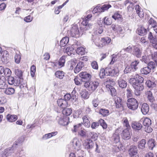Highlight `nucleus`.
Masks as SVG:
<instances>
[{
    "instance_id": "nucleus-51",
    "label": "nucleus",
    "mask_w": 157,
    "mask_h": 157,
    "mask_svg": "<svg viewBox=\"0 0 157 157\" xmlns=\"http://www.w3.org/2000/svg\"><path fill=\"white\" fill-rule=\"evenodd\" d=\"M88 131L86 132L84 130L82 129L78 132V135L82 137H87Z\"/></svg>"
},
{
    "instance_id": "nucleus-1",
    "label": "nucleus",
    "mask_w": 157,
    "mask_h": 157,
    "mask_svg": "<svg viewBox=\"0 0 157 157\" xmlns=\"http://www.w3.org/2000/svg\"><path fill=\"white\" fill-rule=\"evenodd\" d=\"M144 80L143 77L136 75L134 78H131L129 80L130 83L135 89V94L137 96L140 95L141 91L144 89V86L142 84Z\"/></svg>"
},
{
    "instance_id": "nucleus-23",
    "label": "nucleus",
    "mask_w": 157,
    "mask_h": 157,
    "mask_svg": "<svg viewBox=\"0 0 157 157\" xmlns=\"http://www.w3.org/2000/svg\"><path fill=\"white\" fill-rule=\"evenodd\" d=\"M149 107L147 104L144 103L143 104L141 108V111L143 114H147L149 111Z\"/></svg>"
},
{
    "instance_id": "nucleus-55",
    "label": "nucleus",
    "mask_w": 157,
    "mask_h": 157,
    "mask_svg": "<svg viewBox=\"0 0 157 157\" xmlns=\"http://www.w3.org/2000/svg\"><path fill=\"white\" fill-rule=\"evenodd\" d=\"M128 3H130V4L127 7L128 11L130 13L132 12L134 9V7L133 6V4L130 2L129 1H128Z\"/></svg>"
},
{
    "instance_id": "nucleus-4",
    "label": "nucleus",
    "mask_w": 157,
    "mask_h": 157,
    "mask_svg": "<svg viewBox=\"0 0 157 157\" xmlns=\"http://www.w3.org/2000/svg\"><path fill=\"white\" fill-rule=\"evenodd\" d=\"M127 105L128 109L132 110H135L137 109L138 106L137 101L135 98H128L127 100Z\"/></svg>"
},
{
    "instance_id": "nucleus-11",
    "label": "nucleus",
    "mask_w": 157,
    "mask_h": 157,
    "mask_svg": "<svg viewBox=\"0 0 157 157\" xmlns=\"http://www.w3.org/2000/svg\"><path fill=\"white\" fill-rule=\"evenodd\" d=\"M121 127L115 130V133L113 135L112 138L115 143H117L119 142L120 137L119 134L121 133Z\"/></svg>"
},
{
    "instance_id": "nucleus-44",
    "label": "nucleus",
    "mask_w": 157,
    "mask_h": 157,
    "mask_svg": "<svg viewBox=\"0 0 157 157\" xmlns=\"http://www.w3.org/2000/svg\"><path fill=\"white\" fill-rule=\"evenodd\" d=\"M72 112V109L70 108L64 109L62 111V113L63 115L66 116L70 115Z\"/></svg>"
},
{
    "instance_id": "nucleus-38",
    "label": "nucleus",
    "mask_w": 157,
    "mask_h": 157,
    "mask_svg": "<svg viewBox=\"0 0 157 157\" xmlns=\"http://www.w3.org/2000/svg\"><path fill=\"white\" fill-rule=\"evenodd\" d=\"M5 78L2 75L0 77V88L4 89L5 86Z\"/></svg>"
},
{
    "instance_id": "nucleus-12",
    "label": "nucleus",
    "mask_w": 157,
    "mask_h": 157,
    "mask_svg": "<svg viewBox=\"0 0 157 157\" xmlns=\"http://www.w3.org/2000/svg\"><path fill=\"white\" fill-rule=\"evenodd\" d=\"M92 40L95 45L100 48L103 47V45L102 44L101 39H100V38L97 36H93L92 35Z\"/></svg>"
},
{
    "instance_id": "nucleus-53",
    "label": "nucleus",
    "mask_w": 157,
    "mask_h": 157,
    "mask_svg": "<svg viewBox=\"0 0 157 157\" xmlns=\"http://www.w3.org/2000/svg\"><path fill=\"white\" fill-rule=\"evenodd\" d=\"M157 66L155 63L152 61L149 62L147 64V67L150 69L151 71V70H153Z\"/></svg>"
},
{
    "instance_id": "nucleus-54",
    "label": "nucleus",
    "mask_w": 157,
    "mask_h": 157,
    "mask_svg": "<svg viewBox=\"0 0 157 157\" xmlns=\"http://www.w3.org/2000/svg\"><path fill=\"white\" fill-rule=\"evenodd\" d=\"M98 123H99V124H100L104 129H105L107 128V124L102 119H100L98 121Z\"/></svg>"
},
{
    "instance_id": "nucleus-50",
    "label": "nucleus",
    "mask_w": 157,
    "mask_h": 157,
    "mask_svg": "<svg viewBox=\"0 0 157 157\" xmlns=\"http://www.w3.org/2000/svg\"><path fill=\"white\" fill-rule=\"evenodd\" d=\"M65 62V56H63L60 58L58 62L60 66V67H61L64 65Z\"/></svg>"
},
{
    "instance_id": "nucleus-15",
    "label": "nucleus",
    "mask_w": 157,
    "mask_h": 157,
    "mask_svg": "<svg viewBox=\"0 0 157 157\" xmlns=\"http://www.w3.org/2000/svg\"><path fill=\"white\" fill-rule=\"evenodd\" d=\"M83 145L87 150L92 149L94 147V144L92 140L87 139L84 140Z\"/></svg>"
},
{
    "instance_id": "nucleus-19",
    "label": "nucleus",
    "mask_w": 157,
    "mask_h": 157,
    "mask_svg": "<svg viewBox=\"0 0 157 157\" xmlns=\"http://www.w3.org/2000/svg\"><path fill=\"white\" fill-rule=\"evenodd\" d=\"M132 53L136 57L140 58L142 55V51L139 47L135 46H133Z\"/></svg>"
},
{
    "instance_id": "nucleus-22",
    "label": "nucleus",
    "mask_w": 157,
    "mask_h": 157,
    "mask_svg": "<svg viewBox=\"0 0 157 157\" xmlns=\"http://www.w3.org/2000/svg\"><path fill=\"white\" fill-rule=\"evenodd\" d=\"M140 122L143 123L144 127L148 126L151 124V120L148 118H142L140 119Z\"/></svg>"
},
{
    "instance_id": "nucleus-16",
    "label": "nucleus",
    "mask_w": 157,
    "mask_h": 157,
    "mask_svg": "<svg viewBox=\"0 0 157 157\" xmlns=\"http://www.w3.org/2000/svg\"><path fill=\"white\" fill-rule=\"evenodd\" d=\"M9 53L6 51H2L1 53V59L2 61L5 63H7L9 59Z\"/></svg>"
},
{
    "instance_id": "nucleus-21",
    "label": "nucleus",
    "mask_w": 157,
    "mask_h": 157,
    "mask_svg": "<svg viewBox=\"0 0 157 157\" xmlns=\"http://www.w3.org/2000/svg\"><path fill=\"white\" fill-rule=\"evenodd\" d=\"M57 103L58 105L62 108H65L68 105L67 101L62 98L57 100Z\"/></svg>"
},
{
    "instance_id": "nucleus-37",
    "label": "nucleus",
    "mask_w": 157,
    "mask_h": 157,
    "mask_svg": "<svg viewBox=\"0 0 157 157\" xmlns=\"http://www.w3.org/2000/svg\"><path fill=\"white\" fill-rule=\"evenodd\" d=\"M102 44L103 47L106 45L108 44L111 41V39L109 37L101 38Z\"/></svg>"
},
{
    "instance_id": "nucleus-17",
    "label": "nucleus",
    "mask_w": 157,
    "mask_h": 157,
    "mask_svg": "<svg viewBox=\"0 0 157 157\" xmlns=\"http://www.w3.org/2000/svg\"><path fill=\"white\" fill-rule=\"evenodd\" d=\"M71 145H72L73 149L78 151L80 149L81 144L79 140L75 138L73 139Z\"/></svg>"
},
{
    "instance_id": "nucleus-32",
    "label": "nucleus",
    "mask_w": 157,
    "mask_h": 157,
    "mask_svg": "<svg viewBox=\"0 0 157 157\" xmlns=\"http://www.w3.org/2000/svg\"><path fill=\"white\" fill-rule=\"evenodd\" d=\"M69 39L68 37H65L62 38L60 42V45L61 47H64L68 43Z\"/></svg>"
},
{
    "instance_id": "nucleus-6",
    "label": "nucleus",
    "mask_w": 157,
    "mask_h": 157,
    "mask_svg": "<svg viewBox=\"0 0 157 157\" xmlns=\"http://www.w3.org/2000/svg\"><path fill=\"white\" fill-rule=\"evenodd\" d=\"M92 17V14H89L85 18L83 19V20L82 22V24L83 25V27H82L84 30H89L92 28V25L88 23L89 21L90 20Z\"/></svg>"
},
{
    "instance_id": "nucleus-29",
    "label": "nucleus",
    "mask_w": 157,
    "mask_h": 157,
    "mask_svg": "<svg viewBox=\"0 0 157 157\" xmlns=\"http://www.w3.org/2000/svg\"><path fill=\"white\" fill-rule=\"evenodd\" d=\"M84 66V63L82 62H80L78 63L75 69V72L77 73L81 70L82 67Z\"/></svg>"
},
{
    "instance_id": "nucleus-33",
    "label": "nucleus",
    "mask_w": 157,
    "mask_h": 157,
    "mask_svg": "<svg viewBox=\"0 0 157 157\" xmlns=\"http://www.w3.org/2000/svg\"><path fill=\"white\" fill-rule=\"evenodd\" d=\"M146 141L145 140L142 139L138 142V147L140 149H143L145 148Z\"/></svg>"
},
{
    "instance_id": "nucleus-20",
    "label": "nucleus",
    "mask_w": 157,
    "mask_h": 157,
    "mask_svg": "<svg viewBox=\"0 0 157 157\" xmlns=\"http://www.w3.org/2000/svg\"><path fill=\"white\" fill-rule=\"evenodd\" d=\"M80 77L81 78L82 81L85 82V80H89L91 77V75L86 72H81L79 74Z\"/></svg>"
},
{
    "instance_id": "nucleus-40",
    "label": "nucleus",
    "mask_w": 157,
    "mask_h": 157,
    "mask_svg": "<svg viewBox=\"0 0 157 157\" xmlns=\"http://www.w3.org/2000/svg\"><path fill=\"white\" fill-rule=\"evenodd\" d=\"M99 113L103 117H106L109 114V110L105 109H101L99 111Z\"/></svg>"
},
{
    "instance_id": "nucleus-30",
    "label": "nucleus",
    "mask_w": 157,
    "mask_h": 157,
    "mask_svg": "<svg viewBox=\"0 0 157 157\" xmlns=\"http://www.w3.org/2000/svg\"><path fill=\"white\" fill-rule=\"evenodd\" d=\"M74 48L72 47H68L66 48L64 51L68 55L72 56L74 55Z\"/></svg>"
},
{
    "instance_id": "nucleus-18",
    "label": "nucleus",
    "mask_w": 157,
    "mask_h": 157,
    "mask_svg": "<svg viewBox=\"0 0 157 157\" xmlns=\"http://www.w3.org/2000/svg\"><path fill=\"white\" fill-rule=\"evenodd\" d=\"M128 128L124 129L121 133V136L122 138L125 140H128L131 138V136L129 130Z\"/></svg>"
},
{
    "instance_id": "nucleus-14",
    "label": "nucleus",
    "mask_w": 157,
    "mask_h": 157,
    "mask_svg": "<svg viewBox=\"0 0 157 157\" xmlns=\"http://www.w3.org/2000/svg\"><path fill=\"white\" fill-rule=\"evenodd\" d=\"M80 32L77 26L73 27L70 31L71 36L73 37L77 38L79 36Z\"/></svg>"
},
{
    "instance_id": "nucleus-60",
    "label": "nucleus",
    "mask_w": 157,
    "mask_h": 157,
    "mask_svg": "<svg viewBox=\"0 0 157 157\" xmlns=\"http://www.w3.org/2000/svg\"><path fill=\"white\" fill-rule=\"evenodd\" d=\"M36 71V67L34 65H32L30 68V74L32 77H34Z\"/></svg>"
},
{
    "instance_id": "nucleus-31",
    "label": "nucleus",
    "mask_w": 157,
    "mask_h": 157,
    "mask_svg": "<svg viewBox=\"0 0 157 157\" xmlns=\"http://www.w3.org/2000/svg\"><path fill=\"white\" fill-rule=\"evenodd\" d=\"M6 118L10 122H12L16 121L17 119V117L16 115L9 114L7 115Z\"/></svg>"
},
{
    "instance_id": "nucleus-36",
    "label": "nucleus",
    "mask_w": 157,
    "mask_h": 157,
    "mask_svg": "<svg viewBox=\"0 0 157 157\" xmlns=\"http://www.w3.org/2000/svg\"><path fill=\"white\" fill-rule=\"evenodd\" d=\"M137 30L138 34L140 35L143 36L146 34V29L143 27L138 28Z\"/></svg>"
},
{
    "instance_id": "nucleus-43",
    "label": "nucleus",
    "mask_w": 157,
    "mask_h": 157,
    "mask_svg": "<svg viewBox=\"0 0 157 157\" xmlns=\"http://www.w3.org/2000/svg\"><path fill=\"white\" fill-rule=\"evenodd\" d=\"M147 86L149 88H153L156 86V84L154 82H152L150 80L147 81L146 82Z\"/></svg>"
},
{
    "instance_id": "nucleus-39",
    "label": "nucleus",
    "mask_w": 157,
    "mask_h": 157,
    "mask_svg": "<svg viewBox=\"0 0 157 157\" xmlns=\"http://www.w3.org/2000/svg\"><path fill=\"white\" fill-rule=\"evenodd\" d=\"M112 17L115 20L121 21L122 20V15L118 12H115L112 16Z\"/></svg>"
},
{
    "instance_id": "nucleus-5",
    "label": "nucleus",
    "mask_w": 157,
    "mask_h": 157,
    "mask_svg": "<svg viewBox=\"0 0 157 157\" xmlns=\"http://www.w3.org/2000/svg\"><path fill=\"white\" fill-rule=\"evenodd\" d=\"M99 83L97 81H92L86 82L84 84V86L89 90L94 91L98 87Z\"/></svg>"
},
{
    "instance_id": "nucleus-63",
    "label": "nucleus",
    "mask_w": 157,
    "mask_h": 157,
    "mask_svg": "<svg viewBox=\"0 0 157 157\" xmlns=\"http://www.w3.org/2000/svg\"><path fill=\"white\" fill-rule=\"evenodd\" d=\"M144 130L147 133L151 132L153 130L152 128L151 127L150 125H148V126L144 127Z\"/></svg>"
},
{
    "instance_id": "nucleus-7",
    "label": "nucleus",
    "mask_w": 157,
    "mask_h": 157,
    "mask_svg": "<svg viewBox=\"0 0 157 157\" xmlns=\"http://www.w3.org/2000/svg\"><path fill=\"white\" fill-rule=\"evenodd\" d=\"M148 38L149 39L151 46L154 48L157 49V38L152 34L151 32L149 33Z\"/></svg>"
},
{
    "instance_id": "nucleus-26",
    "label": "nucleus",
    "mask_w": 157,
    "mask_h": 157,
    "mask_svg": "<svg viewBox=\"0 0 157 157\" xmlns=\"http://www.w3.org/2000/svg\"><path fill=\"white\" fill-rule=\"evenodd\" d=\"M15 74L18 77V79H20L21 81V82L22 83V75L23 72L21 71L18 69H15L14 71Z\"/></svg>"
},
{
    "instance_id": "nucleus-13",
    "label": "nucleus",
    "mask_w": 157,
    "mask_h": 157,
    "mask_svg": "<svg viewBox=\"0 0 157 157\" xmlns=\"http://www.w3.org/2000/svg\"><path fill=\"white\" fill-rule=\"evenodd\" d=\"M111 27L113 30L118 34H122L124 32V30L120 25L113 24L111 25Z\"/></svg>"
},
{
    "instance_id": "nucleus-46",
    "label": "nucleus",
    "mask_w": 157,
    "mask_h": 157,
    "mask_svg": "<svg viewBox=\"0 0 157 157\" xmlns=\"http://www.w3.org/2000/svg\"><path fill=\"white\" fill-rule=\"evenodd\" d=\"M149 148L150 149L152 150L155 146V141L154 140L151 139L149 140L147 143Z\"/></svg>"
},
{
    "instance_id": "nucleus-8",
    "label": "nucleus",
    "mask_w": 157,
    "mask_h": 157,
    "mask_svg": "<svg viewBox=\"0 0 157 157\" xmlns=\"http://www.w3.org/2000/svg\"><path fill=\"white\" fill-rule=\"evenodd\" d=\"M128 152L130 157H139L137 148L136 146H131Z\"/></svg>"
},
{
    "instance_id": "nucleus-24",
    "label": "nucleus",
    "mask_w": 157,
    "mask_h": 157,
    "mask_svg": "<svg viewBox=\"0 0 157 157\" xmlns=\"http://www.w3.org/2000/svg\"><path fill=\"white\" fill-rule=\"evenodd\" d=\"M118 84L119 87L122 88H125L127 85L126 82L121 78H119L118 80Z\"/></svg>"
},
{
    "instance_id": "nucleus-45",
    "label": "nucleus",
    "mask_w": 157,
    "mask_h": 157,
    "mask_svg": "<svg viewBox=\"0 0 157 157\" xmlns=\"http://www.w3.org/2000/svg\"><path fill=\"white\" fill-rule=\"evenodd\" d=\"M148 28H151L156 24V21L152 18H150L148 22Z\"/></svg>"
},
{
    "instance_id": "nucleus-3",
    "label": "nucleus",
    "mask_w": 157,
    "mask_h": 157,
    "mask_svg": "<svg viewBox=\"0 0 157 157\" xmlns=\"http://www.w3.org/2000/svg\"><path fill=\"white\" fill-rule=\"evenodd\" d=\"M24 139L22 137L19 138L17 142L13 144L12 147L7 148L5 149L4 151L0 154V157H7L11 155L12 153L14 152V148L16 147L17 145H18V143H21L23 141Z\"/></svg>"
},
{
    "instance_id": "nucleus-42",
    "label": "nucleus",
    "mask_w": 157,
    "mask_h": 157,
    "mask_svg": "<svg viewBox=\"0 0 157 157\" xmlns=\"http://www.w3.org/2000/svg\"><path fill=\"white\" fill-rule=\"evenodd\" d=\"M139 63V62L138 60H135L134 61L132 62L131 64V66L134 71H136L138 68L137 67Z\"/></svg>"
},
{
    "instance_id": "nucleus-27",
    "label": "nucleus",
    "mask_w": 157,
    "mask_h": 157,
    "mask_svg": "<svg viewBox=\"0 0 157 157\" xmlns=\"http://www.w3.org/2000/svg\"><path fill=\"white\" fill-rule=\"evenodd\" d=\"M113 98L116 104V107L117 108H120L121 106V98L117 96H115Z\"/></svg>"
},
{
    "instance_id": "nucleus-52",
    "label": "nucleus",
    "mask_w": 157,
    "mask_h": 157,
    "mask_svg": "<svg viewBox=\"0 0 157 157\" xmlns=\"http://www.w3.org/2000/svg\"><path fill=\"white\" fill-rule=\"evenodd\" d=\"M11 75V71L8 68H6L4 69L3 75L5 76L9 77Z\"/></svg>"
},
{
    "instance_id": "nucleus-64",
    "label": "nucleus",
    "mask_w": 157,
    "mask_h": 157,
    "mask_svg": "<svg viewBox=\"0 0 157 157\" xmlns=\"http://www.w3.org/2000/svg\"><path fill=\"white\" fill-rule=\"evenodd\" d=\"M76 60L73 59L72 60L70 63V69L72 70L73 69L74 67L76 65V62L75 61Z\"/></svg>"
},
{
    "instance_id": "nucleus-57",
    "label": "nucleus",
    "mask_w": 157,
    "mask_h": 157,
    "mask_svg": "<svg viewBox=\"0 0 157 157\" xmlns=\"http://www.w3.org/2000/svg\"><path fill=\"white\" fill-rule=\"evenodd\" d=\"M14 59L15 63L17 64L19 63L21 59V56L20 54L16 53Z\"/></svg>"
},
{
    "instance_id": "nucleus-28",
    "label": "nucleus",
    "mask_w": 157,
    "mask_h": 157,
    "mask_svg": "<svg viewBox=\"0 0 157 157\" xmlns=\"http://www.w3.org/2000/svg\"><path fill=\"white\" fill-rule=\"evenodd\" d=\"M135 9L137 13L140 17H143L144 16V13L139 5L136 6Z\"/></svg>"
},
{
    "instance_id": "nucleus-56",
    "label": "nucleus",
    "mask_w": 157,
    "mask_h": 157,
    "mask_svg": "<svg viewBox=\"0 0 157 157\" xmlns=\"http://www.w3.org/2000/svg\"><path fill=\"white\" fill-rule=\"evenodd\" d=\"M111 7V5L109 4L104 5H103L101 7H100V9H101V11L104 12L105 10H108L109 8Z\"/></svg>"
},
{
    "instance_id": "nucleus-2",
    "label": "nucleus",
    "mask_w": 157,
    "mask_h": 157,
    "mask_svg": "<svg viewBox=\"0 0 157 157\" xmlns=\"http://www.w3.org/2000/svg\"><path fill=\"white\" fill-rule=\"evenodd\" d=\"M118 65L116 64L114 67L111 68L108 67L104 68H101L100 71L99 76L101 78H104L105 76H114L117 75L119 72L118 67Z\"/></svg>"
},
{
    "instance_id": "nucleus-35",
    "label": "nucleus",
    "mask_w": 157,
    "mask_h": 157,
    "mask_svg": "<svg viewBox=\"0 0 157 157\" xmlns=\"http://www.w3.org/2000/svg\"><path fill=\"white\" fill-rule=\"evenodd\" d=\"M98 136L97 134L94 132H88L87 133V137L90 138L94 140H96Z\"/></svg>"
},
{
    "instance_id": "nucleus-58",
    "label": "nucleus",
    "mask_w": 157,
    "mask_h": 157,
    "mask_svg": "<svg viewBox=\"0 0 157 157\" xmlns=\"http://www.w3.org/2000/svg\"><path fill=\"white\" fill-rule=\"evenodd\" d=\"M132 71H134V70L132 69L131 66H127L125 68L124 72V73H128L129 72H131Z\"/></svg>"
},
{
    "instance_id": "nucleus-49",
    "label": "nucleus",
    "mask_w": 157,
    "mask_h": 157,
    "mask_svg": "<svg viewBox=\"0 0 157 157\" xmlns=\"http://www.w3.org/2000/svg\"><path fill=\"white\" fill-rule=\"evenodd\" d=\"M82 98H84L87 99L89 98V95L87 91L86 90H82L80 92Z\"/></svg>"
},
{
    "instance_id": "nucleus-59",
    "label": "nucleus",
    "mask_w": 157,
    "mask_h": 157,
    "mask_svg": "<svg viewBox=\"0 0 157 157\" xmlns=\"http://www.w3.org/2000/svg\"><path fill=\"white\" fill-rule=\"evenodd\" d=\"M104 24L106 25H110L111 24L112 21L110 19L105 17L104 18Z\"/></svg>"
},
{
    "instance_id": "nucleus-62",
    "label": "nucleus",
    "mask_w": 157,
    "mask_h": 157,
    "mask_svg": "<svg viewBox=\"0 0 157 157\" xmlns=\"http://www.w3.org/2000/svg\"><path fill=\"white\" fill-rule=\"evenodd\" d=\"M81 125V124L79 123L77 125L74 126V128L72 130V132H76L79 129V127Z\"/></svg>"
},
{
    "instance_id": "nucleus-25",
    "label": "nucleus",
    "mask_w": 157,
    "mask_h": 157,
    "mask_svg": "<svg viewBox=\"0 0 157 157\" xmlns=\"http://www.w3.org/2000/svg\"><path fill=\"white\" fill-rule=\"evenodd\" d=\"M132 127L136 130H139L142 128V125L140 122H134L132 123Z\"/></svg>"
},
{
    "instance_id": "nucleus-9",
    "label": "nucleus",
    "mask_w": 157,
    "mask_h": 157,
    "mask_svg": "<svg viewBox=\"0 0 157 157\" xmlns=\"http://www.w3.org/2000/svg\"><path fill=\"white\" fill-rule=\"evenodd\" d=\"M67 117H64L63 115L58 116L56 117V119L58 123L61 125L65 126L68 124Z\"/></svg>"
},
{
    "instance_id": "nucleus-10",
    "label": "nucleus",
    "mask_w": 157,
    "mask_h": 157,
    "mask_svg": "<svg viewBox=\"0 0 157 157\" xmlns=\"http://www.w3.org/2000/svg\"><path fill=\"white\" fill-rule=\"evenodd\" d=\"M8 83L10 85H14L15 86H18L20 84H22L21 81L20 79H15L14 78L10 76L8 79Z\"/></svg>"
},
{
    "instance_id": "nucleus-61",
    "label": "nucleus",
    "mask_w": 157,
    "mask_h": 157,
    "mask_svg": "<svg viewBox=\"0 0 157 157\" xmlns=\"http://www.w3.org/2000/svg\"><path fill=\"white\" fill-rule=\"evenodd\" d=\"M103 30L101 27H100L99 28L96 29L94 32V33L97 35L101 34L103 32Z\"/></svg>"
},
{
    "instance_id": "nucleus-41",
    "label": "nucleus",
    "mask_w": 157,
    "mask_h": 157,
    "mask_svg": "<svg viewBox=\"0 0 157 157\" xmlns=\"http://www.w3.org/2000/svg\"><path fill=\"white\" fill-rule=\"evenodd\" d=\"M151 71L150 69L147 67H144L140 70L141 73L143 74L147 75Z\"/></svg>"
},
{
    "instance_id": "nucleus-34",
    "label": "nucleus",
    "mask_w": 157,
    "mask_h": 157,
    "mask_svg": "<svg viewBox=\"0 0 157 157\" xmlns=\"http://www.w3.org/2000/svg\"><path fill=\"white\" fill-rule=\"evenodd\" d=\"M55 75L56 78L62 79L64 76L65 73L63 71H57L55 73Z\"/></svg>"
},
{
    "instance_id": "nucleus-48",
    "label": "nucleus",
    "mask_w": 157,
    "mask_h": 157,
    "mask_svg": "<svg viewBox=\"0 0 157 157\" xmlns=\"http://www.w3.org/2000/svg\"><path fill=\"white\" fill-rule=\"evenodd\" d=\"M76 52L78 55H82L85 54V50L82 47H80L77 48Z\"/></svg>"
},
{
    "instance_id": "nucleus-47",
    "label": "nucleus",
    "mask_w": 157,
    "mask_h": 157,
    "mask_svg": "<svg viewBox=\"0 0 157 157\" xmlns=\"http://www.w3.org/2000/svg\"><path fill=\"white\" fill-rule=\"evenodd\" d=\"M15 90L13 88H8L6 90L5 93L8 95H11L14 93Z\"/></svg>"
}]
</instances>
